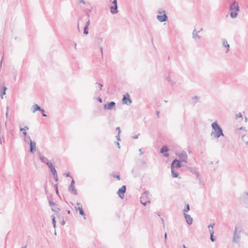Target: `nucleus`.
<instances>
[{"instance_id": "nucleus-19", "label": "nucleus", "mask_w": 248, "mask_h": 248, "mask_svg": "<svg viewBox=\"0 0 248 248\" xmlns=\"http://www.w3.org/2000/svg\"><path fill=\"white\" fill-rule=\"evenodd\" d=\"M33 107V110L32 112H35L36 111H43L44 112V108H42L38 105L37 104H34L32 106Z\"/></svg>"}, {"instance_id": "nucleus-29", "label": "nucleus", "mask_w": 248, "mask_h": 248, "mask_svg": "<svg viewBox=\"0 0 248 248\" xmlns=\"http://www.w3.org/2000/svg\"><path fill=\"white\" fill-rule=\"evenodd\" d=\"M52 223L53 224V226L54 228L56 227V221L55 219V217L54 216H52Z\"/></svg>"}, {"instance_id": "nucleus-39", "label": "nucleus", "mask_w": 248, "mask_h": 248, "mask_svg": "<svg viewBox=\"0 0 248 248\" xmlns=\"http://www.w3.org/2000/svg\"><path fill=\"white\" fill-rule=\"evenodd\" d=\"M95 85H97L98 86V88H99V91H101L102 90V87H103V84L101 83H98L96 82L95 83Z\"/></svg>"}, {"instance_id": "nucleus-36", "label": "nucleus", "mask_w": 248, "mask_h": 248, "mask_svg": "<svg viewBox=\"0 0 248 248\" xmlns=\"http://www.w3.org/2000/svg\"><path fill=\"white\" fill-rule=\"evenodd\" d=\"M29 129L28 126H25L24 128L20 127V131H26V130H28Z\"/></svg>"}, {"instance_id": "nucleus-12", "label": "nucleus", "mask_w": 248, "mask_h": 248, "mask_svg": "<svg viewBox=\"0 0 248 248\" xmlns=\"http://www.w3.org/2000/svg\"><path fill=\"white\" fill-rule=\"evenodd\" d=\"M169 151V148L166 145H163L161 149L160 153L163 155L165 157H169V154L168 153V151Z\"/></svg>"}, {"instance_id": "nucleus-14", "label": "nucleus", "mask_w": 248, "mask_h": 248, "mask_svg": "<svg viewBox=\"0 0 248 248\" xmlns=\"http://www.w3.org/2000/svg\"><path fill=\"white\" fill-rule=\"evenodd\" d=\"M38 155L39 159H40L41 162H43V163L46 164L47 166V164H49V163H51L50 161H49L46 157H45L44 155H41L40 153L38 154Z\"/></svg>"}, {"instance_id": "nucleus-1", "label": "nucleus", "mask_w": 248, "mask_h": 248, "mask_svg": "<svg viewBox=\"0 0 248 248\" xmlns=\"http://www.w3.org/2000/svg\"><path fill=\"white\" fill-rule=\"evenodd\" d=\"M212 127L213 131L211 134V136H214L216 138H219L221 136L224 137L223 130L221 126L218 125L217 122H215L212 124Z\"/></svg>"}, {"instance_id": "nucleus-10", "label": "nucleus", "mask_w": 248, "mask_h": 248, "mask_svg": "<svg viewBox=\"0 0 248 248\" xmlns=\"http://www.w3.org/2000/svg\"><path fill=\"white\" fill-rule=\"evenodd\" d=\"M116 103L114 101H111L105 104L103 106L104 109L111 110L113 108H115Z\"/></svg>"}, {"instance_id": "nucleus-2", "label": "nucleus", "mask_w": 248, "mask_h": 248, "mask_svg": "<svg viewBox=\"0 0 248 248\" xmlns=\"http://www.w3.org/2000/svg\"><path fill=\"white\" fill-rule=\"evenodd\" d=\"M230 16L232 18H235L238 15V12L239 11V6L237 1H234L229 5Z\"/></svg>"}, {"instance_id": "nucleus-57", "label": "nucleus", "mask_w": 248, "mask_h": 248, "mask_svg": "<svg viewBox=\"0 0 248 248\" xmlns=\"http://www.w3.org/2000/svg\"><path fill=\"white\" fill-rule=\"evenodd\" d=\"M244 196H245L246 199H248V193H245L244 194Z\"/></svg>"}, {"instance_id": "nucleus-26", "label": "nucleus", "mask_w": 248, "mask_h": 248, "mask_svg": "<svg viewBox=\"0 0 248 248\" xmlns=\"http://www.w3.org/2000/svg\"><path fill=\"white\" fill-rule=\"evenodd\" d=\"M190 210V206L187 203L185 204V207L184 209L183 210L184 213L188 212Z\"/></svg>"}, {"instance_id": "nucleus-46", "label": "nucleus", "mask_w": 248, "mask_h": 248, "mask_svg": "<svg viewBox=\"0 0 248 248\" xmlns=\"http://www.w3.org/2000/svg\"><path fill=\"white\" fill-rule=\"evenodd\" d=\"M65 223V221L63 218H62V220L61 221V224L62 225H64Z\"/></svg>"}, {"instance_id": "nucleus-3", "label": "nucleus", "mask_w": 248, "mask_h": 248, "mask_svg": "<svg viewBox=\"0 0 248 248\" xmlns=\"http://www.w3.org/2000/svg\"><path fill=\"white\" fill-rule=\"evenodd\" d=\"M149 192L148 191H144L140 198V202L144 206H146L147 203H150L151 201L150 198L148 197Z\"/></svg>"}, {"instance_id": "nucleus-44", "label": "nucleus", "mask_w": 248, "mask_h": 248, "mask_svg": "<svg viewBox=\"0 0 248 248\" xmlns=\"http://www.w3.org/2000/svg\"><path fill=\"white\" fill-rule=\"evenodd\" d=\"M114 177H115L116 179H117L118 180H120L121 178L119 175H116L113 176Z\"/></svg>"}, {"instance_id": "nucleus-16", "label": "nucleus", "mask_w": 248, "mask_h": 248, "mask_svg": "<svg viewBox=\"0 0 248 248\" xmlns=\"http://www.w3.org/2000/svg\"><path fill=\"white\" fill-rule=\"evenodd\" d=\"M36 142L34 141H31L30 142V152L33 153L36 151Z\"/></svg>"}, {"instance_id": "nucleus-21", "label": "nucleus", "mask_w": 248, "mask_h": 248, "mask_svg": "<svg viewBox=\"0 0 248 248\" xmlns=\"http://www.w3.org/2000/svg\"><path fill=\"white\" fill-rule=\"evenodd\" d=\"M110 9V13L112 14H115L118 12L117 5L111 6Z\"/></svg>"}, {"instance_id": "nucleus-37", "label": "nucleus", "mask_w": 248, "mask_h": 248, "mask_svg": "<svg viewBox=\"0 0 248 248\" xmlns=\"http://www.w3.org/2000/svg\"><path fill=\"white\" fill-rule=\"evenodd\" d=\"M52 175H53L54 179L55 180V181L56 182H57L58 181V177L57 173H56V174H53Z\"/></svg>"}, {"instance_id": "nucleus-61", "label": "nucleus", "mask_w": 248, "mask_h": 248, "mask_svg": "<svg viewBox=\"0 0 248 248\" xmlns=\"http://www.w3.org/2000/svg\"><path fill=\"white\" fill-rule=\"evenodd\" d=\"M103 47L102 46H100V51L101 52L102 55H103Z\"/></svg>"}, {"instance_id": "nucleus-22", "label": "nucleus", "mask_w": 248, "mask_h": 248, "mask_svg": "<svg viewBox=\"0 0 248 248\" xmlns=\"http://www.w3.org/2000/svg\"><path fill=\"white\" fill-rule=\"evenodd\" d=\"M7 88L3 86L1 87L0 89V95L1 97V98H3V95H5L6 94V91L7 90Z\"/></svg>"}, {"instance_id": "nucleus-51", "label": "nucleus", "mask_w": 248, "mask_h": 248, "mask_svg": "<svg viewBox=\"0 0 248 248\" xmlns=\"http://www.w3.org/2000/svg\"><path fill=\"white\" fill-rule=\"evenodd\" d=\"M3 138V136H1V134H0V143L2 144V139Z\"/></svg>"}, {"instance_id": "nucleus-59", "label": "nucleus", "mask_w": 248, "mask_h": 248, "mask_svg": "<svg viewBox=\"0 0 248 248\" xmlns=\"http://www.w3.org/2000/svg\"><path fill=\"white\" fill-rule=\"evenodd\" d=\"M27 132L26 131H23V134L24 136V137H27Z\"/></svg>"}, {"instance_id": "nucleus-56", "label": "nucleus", "mask_w": 248, "mask_h": 248, "mask_svg": "<svg viewBox=\"0 0 248 248\" xmlns=\"http://www.w3.org/2000/svg\"><path fill=\"white\" fill-rule=\"evenodd\" d=\"M157 14H159V15H161V14H163V11L158 10L157 11Z\"/></svg>"}, {"instance_id": "nucleus-54", "label": "nucleus", "mask_w": 248, "mask_h": 248, "mask_svg": "<svg viewBox=\"0 0 248 248\" xmlns=\"http://www.w3.org/2000/svg\"><path fill=\"white\" fill-rule=\"evenodd\" d=\"M139 152L140 153V155H143L144 154V152L142 151V149L141 148L139 150Z\"/></svg>"}, {"instance_id": "nucleus-33", "label": "nucleus", "mask_w": 248, "mask_h": 248, "mask_svg": "<svg viewBox=\"0 0 248 248\" xmlns=\"http://www.w3.org/2000/svg\"><path fill=\"white\" fill-rule=\"evenodd\" d=\"M192 99L194 101V104L195 105L197 102L198 97V96L195 95L194 96L192 97Z\"/></svg>"}, {"instance_id": "nucleus-11", "label": "nucleus", "mask_w": 248, "mask_h": 248, "mask_svg": "<svg viewBox=\"0 0 248 248\" xmlns=\"http://www.w3.org/2000/svg\"><path fill=\"white\" fill-rule=\"evenodd\" d=\"M215 226V224H210L208 228L209 229L210 233V240L212 242H215L216 240L215 237L214 236V231H213V227Z\"/></svg>"}, {"instance_id": "nucleus-41", "label": "nucleus", "mask_w": 248, "mask_h": 248, "mask_svg": "<svg viewBox=\"0 0 248 248\" xmlns=\"http://www.w3.org/2000/svg\"><path fill=\"white\" fill-rule=\"evenodd\" d=\"M90 24V20L89 19V18H88V20L86 21L85 26H87L88 27H89Z\"/></svg>"}, {"instance_id": "nucleus-20", "label": "nucleus", "mask_w": 248, "mask_h": 248, "mask_svg": "<svg viewBox=\"0 0 248 248\" xmlns=\"http://www.w3.org/2000/svg\"><path fill=\"white\" fill-rule=\"evenodd\" d=\"M76 210L79 211V213L80 215L84 217V218L85 219V213L82 208V206L81 205V206H78V208L77 207H75Z\"/></svg>"}, {"instance_id": "nucleus-58", "label": "nucleus", "mask_w": 248, "mask_h": 248, "mask_svg": "<svg viewBox=\"0 0 248 248\" xmlns=\"http://www.w3.org/2000/svg\"><path fill=\"white\" fill-rule=\"evenodd\" d=\"M116 137L117 138V140H120V135H119V134H118L117 136H116Z\"/></svg>"}, {"instance_id": "nucleus-32", "label": "nucleus", "mask_w": 248, "mask_h": 248, "mask_svg": "<svg viewBox=\"0 0 248 248\" xmlns=\"http://www.w3.org/2000/svg\"><path fill=\"white\" fill-rule=\"evenodd\" d=\"M24 140L26 142L29 143H30V142H31V141H32L31 140L30 136H27V137H24Z\"/></svg>"}, {"instance_id": "nucleus-43", "label": "nucleus", "mask_w": 248, "mask_h": 248, "mask_svg": "<svg viewBox=\"0 0 248 248\" xmlns=\"http://www.w3.org/2000/svg\"><path fill=\"white\" fill-rule=\"evenodd\" d=\"M75 182L73 179L71 181L70 186H75Z\"/></svg>"}, {"instance_id": "nucleus-64", "label": "nucleus", "mask_w": 248, "mask_h": 248, "mask_svg": "<svg viewBox=\"0 0 248 248\" xmlns=\"http://www.w3.org/2000/svg\"><path fill=\"white\" fill-rule=\"evenodd\" d=\"M5 115H6V118H7L8 115V111H6Z\"/></svg>"}, {"instance_id": "nucleus-7", "label": "nucleus", "mask_w": 248, "mask_h": 248, "mask_svg": "<svg viewBox=\"0 0 248 248\" xmlns=\"http://www.w3.org/2000/svg\"><path fill=\"white\" fill-rule=\"evenodd\" d=\"M122 103L123 104H125L128 106H129L132 103V100L128 93L123 95Z\"/></svg>"}, {"instance_id": "nucleus-31", "label": "nucleus", "mask_w": 248, "mask_h": 248, "mask_svg": "<svg viewBox=\"0 0 248 248\" xmlns=\"http://www.w3.org/2000/svg\"><path fill=\"white\" fill-rule=\"evenodd\" d=\"M48 204H49V205L50 206H51V207H54V206L56 205V203L53 202L51 200H50L49 198L48 197Z\"/></svg>"}, {"instance_id": "nucleus-60", "label": "nucleus", "mask_w": 248, "mask_h": 248, "mask_svg": "<svg viewBox=\"0 0 248 248\" xmlns=\"http://www.w3.org/2000/svg\"><path fill=\"white\" fill-rule=\"evenodd\" d=\"M159 113H160V112H159V111H157L156 112V115H157V117H158V118H159Z\"/></svg>"}, {"instance_id": "nucleus-23", "label": "nucleus", "mask_w": 248, "mask_h": 248, "mask_svg": "<svg viewBox=\"0 0 248 248\" xmlns=\"http://www.w3.org/2000/svg\"><path fill=\"white\" fill-rule=\"evenodd\" d=\"M223 46L227 48L226 53L229 51L230 45L228 44L227 41L226 39H224L222 40Z\"/></svg>"}, {"instance_id": "nucleus-8", "label": "nucleus", "mask_w": 248, "mask_h": 248, "mask_svg": "<svg viewBox=\"0 0 248 248\" xmlns=\"http://www.w3.org/2000/svg\"><path fill=\"white\" fill-rule=\"evenodd\" d=\"M126 190V187L125 185L122 186V187L118 189L117 193L121 199H123L124 198Z\"/></svg>"}, {"instance_id": "nucleus-17", "label": "nucleus", "mask_w": 248, "mask_h": 248, "mask_svg": "<svg viewBox=\"0 0 248 248\" xmlns=\"http://www.w3.org/2000/svg\"><path fill=\"white\" fill-rule=\"evenodd\" d=\"M68 191L74 195H77L78 193L75 186H69L68 188Z\"/></svg>"}, {"instance_id": "nucleus-28", "label": "nucleus", "mask_w": 248, "mask_h": 248, "mask_svg": "<svg viewBox=\"0 0 248 248\" xmlns=\"http://www.w3.org/2000/svg\"><path fill=\"white\" fill-rule=\"evenodd\" d=\"M51 210L54 212H56V213H57L58 214L61 211L60 208H59L58 207H55V206H54V207H51Z\"/></svg>"}, {"instance_id": "nucleus-6", "label": "nucleus", "mask_w": 248, "mask_h": 248, "mask_svg": "<svg viewBox=\"0 0 248 248\" xmlns=\"http://www.w3.org/2000/svg\"><path fill=\"white\" fill-rule=\"evenodd\" d=\"M182 161L175 158L172 161L170 165V167L174 168V169L180 168L182 166Z\"/></svg>"}, {"instance_id": "nucleus-49", "label": "nucleus", "mask_w": 248, "mask_h": 248, "mask_svg": "<svg viewBox=\"0 0 248 248\" xmlns=\"http://www.w3.org/2000/svg\"><path fill=\"white\" fill-rule=\"evenodd\" d=\"M116 130L118 131L119 135H120L121 132L120 128L119 127H117L116 128Z\"/></svg>"}, {"instance_id": "nucleus-63", "label": "nucleus", "mask_w": 248, "mask_h": 248, "mask_svg": "<svg viewBox=\"0 0 248 248\" xmlns=\"http://www.w3.org/2000/svg\"><path fill=\"white\" fill-rule=\"evenodd\" d=\"M79 2H81V3H83V4H84V3H85V1H84V0H80Z\"/></svg>"}, {"instance_id": "nucleus-13", "label": "nucleus", "mask_w": 248, "mask_h": 248, "mask_svg": "<svg viewBox=\"0 0 248 248\" xmlns=\"http://www.w3.org/2000/svg\"><path fill=\"white\" fill-rule=\"evenodd\" d=\"M184 215L187 224L188 225H191L193 223L192 217H191L189 215L186 213H184Z\"/></svg>"}, {"instance_id": "nucleus-9", "label": "nucleus", "mask_w": 248, "mask_h": 248, "mask_svg": "<svg viewBox=\"0 0 248 248\" xmlns=\"http://www.w3.org/2000/svg\"><path fill=\"white\" fill-rule=\"evenodd\" d=\"M163 15H157L156 16V18L160 22H163L168 20V17L166 14L165 11L163 10Z\"/></svg>"}, {"instance_id": "nucleus-15", "label": "nucleus", "mask_w": 248, "mask_h": 248, "mask_svg": "<svg viewBox=\"0 0 248 248\" xmlns=\"http://www.w3.org/2000/svg\"><path fill=\"white\" fill-rule=\"evenodd\" d=\"M188 170L193 174H195L196 178H199V176H200V173L197 169L195 168L188 167Z\"/></svg>"}, {"instance_id": "nucleus-42", "label": "nucleus", "mask_w": 248, "mask_h": 248, "mask_svg": "<svg viewBox=\"0 0 248 248\" xmlns=\"http://www.w3.org/2000/svg\"><path fill=\"white\" fill-rule=\"evenodd\" d=\"M65 176L67 177H71V178H72L71 174H70V173L69 172H67L66 174H65Z\"/></svg>"}, {"instance_id": "nucleus-24", "label": "nucleus", "mask_w": 248, "mask_h": 248, "mask_svg": "<svg viewBox=\"0 0 248 248\" xmlns=\"http://www.w3.org/2000/svg\"><path fill=\"white\" fill-rule=\"evenodd\" d=\"M171 173L172 177L173 178H177L179 176L178 173L174 168H171Z\"/></svg>"}, {"instance_id": "nucleus-53", "label": "nucleus", "mask_w": 248, "mask_h": 248, "mask_svg": "<svg viewBox=\"0 0 248 248\" xmlns=\"http://www.w3.org/2000/svg\"><path fill=\"white\" fill-rule=\"evenodd\" d=\"M164 238H165V242H166V240L167 239V232L165 233Z\"/></svg>"}, {"instance_id": "nucleus-62", "label": "nucleus", "mask_w": 248, "mask_h": 248, "mask_svg": "<svg viewBox=\"0 0 248 248\" xmlns=\"http://www.w3.org/2000/svg\"><path fill=\"white\" fill-rule=\"evenodd\" d=\"M77 205H78V206H81V205H81V203H80V202H77Z\"/></svg>"}, {"instance_id": "nucleus-34", "label": "nucleus", "mask_w": 248, "mask_h": 248, "mask_svg": "<svg viewBox=\"0 0 248 248\" xmlns=\"http://www.w3.org/2000/svg\"><path fill=\"white\" fill-rule=\"evenodd\" d=\"M167 80L171 84V85H173L175 83V82L170 78V77H167Z\"/></svg>"}, {"instance_id": "nucleus-5", "label": "nucleus", "mask_w": 248, "mask_h": 248, "mask_svg": "<svg viewBox=\"0 0 248 248\" xmlns=\"http://www.w3.org/2000/svg\"><path fill=\"white\" fill-rule=\"evenodd\" d=\"M176 155L179 157V160L182 162L187 163V155L185 151H184L180 153H176Z\"/></svg>"}, {"instance_id": "nucleus-40", "label": "nucleus", "mask_w": 248, "mask_h": 248, "mask_svg": "<svg viewBox=\"0 0 248 248\" xmlns=\"http://www.w3.org/2000/svg\"><path fill=\"white\" fill-rule=\"evenodd\" d=\"M113 5H117V0H111Z\"/></svg>"}, {"instance_id": "nucleus-50", "label": "nucleus", "mask_w": 248, "mask_h": 248, "mask_svg": "<svg viewBox=\"0 0 248 248\" xmlns=\"http://www.w3.org/2000/svg\"><path fill=\"white\" fill-rule=\"evenodd\" d=\"M196 179L198 180L199 184L200 185H201L202 184V181H201V178H200V176H199V178H196Z\"/></svg>"}, {"instance_id": "nucleus-38", "label": "nucleus", "mask_w": 248, "mask_h": 248, "mask_svg": "<svg viewBox=\"0 0 248 248\" xmlns=\"http://www.w3.org/2000/svg\"><path fill=\"white\" fill-rule=\"evenodd\" d=\"M95 42L97 44H100L102 42V39L100 38H96L95 39Z\"/></svg>"}, {"instance_id": "nucleus-52", "label": "nucleus", "mask_w": 248, "mask_h": 248, "mask_svg": "<svg viewBox=\"0 0 248 248\" xmlns=\"http://www.w3.org/2000/svg\"><path fill=\"white\" fill-rule=\"evenodd\" d=\"M115 143H116V145H117V147L118 148H120V143L119 142H115Z\"/></svg>"}, {"instance_id": "nucleus-48", "label": "nucleus", "mask_w": 248, "mask_h": 248, "mask_svg": "<svg viewBox=\"0 0 248 248\" xmlns=\"http://www.w3.org/2000/svg\"><path fill=\"white\" fill-rule=\"evenodd\" d=\"M45 110H44V112H43V111H41V114H42V115L43 116H44V117H46V116H47V115L45 114Z\"/></svg>"}, {"instance_id": "nucleus-47", "label": "nucleus", "mask_w": 248, "mask_h": 248, "mask_svg": "<svg viewBox=\"0 0 248 248\" xmlns=\"http://www.w3.org/2000/svg\"><path fill=\"white\" fill-rule=\"evenodd\" d=\"M140 134H138V135H135L134 136L132 137V138L134 139H137L139 137V136L140 135Z\"/></svg>"}, {"instance_id": "nucleus-25", "label": "nucleus", "mask_w": 248, "mask_h": 248, "mask_svg": "<svg viewBox=\"0 0 248 248\" xmlns=\"http://www.w3.org/2000/svg\"><path fill=\"white\" fill-rule=\"evenodd\" d=\"M202 30V29L201 28L200 31H197L196 32V29H195L193 31V38L195 39L196 37H198V38H201V36H199L198 35V33L200 31H201Z\"/></svg>"}, {"instance_id": "nucleus-30", "label": "nucleus", "mask_w": 248, "mask_h": 248, "mask_svg": "<svg viewBox=\"0 0 248 248\" xmlns=\"http://www.w3.org/2000/svg\"><path fill=\"white\" fill-rule=\"evenodd\" d=\"M89 27L87 26H85L83 29V33L85 35H87L89 33Z\"/></svg>"}, {"instance_id": "nucleus-4", "label": "nucleus", "mask_w": 248, "mask_h": 248, "mask_svg": "<svg viewBox=\"0 0 248 248\" xmlns=\"http://www.w3.org/2000/svg\"><path fill=\"white\" fill-rule=\"evenodd\" d=\"M242 230L241 228L237 227V226H235L234 230L233 237L232 240V242L235 243L236 244L239 243L240 239L239 234L242 232Z\"/></svg>"}, {"instance_id": "nucleus-45", "label": "nucleus", "mask_w": 248, "mask_h": 248, "mask_svg": "<svg viewBox=\"0 0 248 248\" xmlns=\"http://www.w3.org/2000/svg\"><path fill=\"white\" fill-rule=\"evenodd\" d=\"M100 103L102 102V99L100 97H98L96 99Z\"/></svg>"}, {"instance_id": "nucleus-55", "label": "nucleus", "mask_w": 248, "mask_h": 248, "mask_svg": "<svg viewBox=\"0 0 248 248\" xmlns=\"http://www.w3.org/2000/svg\"><path fill=\"white\" fill-rule=\"evenodd\" d=\"M141 162L142 163V164L143 165H147V163L144 161V160H141Z\"/></svg>"}, {"instance_id": "nucleus-18", "label": "nucleus", "mask_w": 248, "mask_h": 248, "mask_svg": "<svg viewBox=\"0 0 248 248\" xmlns=\"http://www.w3.org/2000/svg\"><path fill=\"white\" fill-rule=\"evenodd\" d=\"M47 167L49 169V170L52 174L57 173L55 166L52 164L51 162L49 164H47Z\"/></svg>"}, {"instance_id": "nucleus-35", "label": "nucleus", "mask_w": 248, "mask_h": 248, "mask_svg": "<svg viewBox=\"0 0 248 248\" xmlns=\"http://www.w3.org/2000/svg\"><path fill=\"white\" fill-rule=\"evenodd\" d=\"M242 118V114L241 112L238 113V114H236L235 115V119H237L238 118Z\"/></svg>"}, {"instance_id": "nucleus-27", "label": "nucleus", "mask_w": 248, "mask_h": 248, "mask_svg": "<svg viewBox=\"0 0 248 248\" xmlns=\"http://www.w3.org/2000/svg\"><path fill=\"white\" fill-rule=\"evenodd\" d=\"M54 187L55 188L56 194L61 198L60 196L59 195L58 183H56V184L54 185Z\"/></svg>"}]
</instances>
